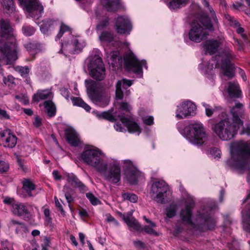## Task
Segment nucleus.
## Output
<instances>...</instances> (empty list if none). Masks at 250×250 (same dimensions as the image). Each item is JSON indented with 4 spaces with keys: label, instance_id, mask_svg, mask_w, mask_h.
<instances>
[{
    "label": "nucleus",
    "instance_id": "nucleus-1",
    "mask_svg": "<svg viewBox=\"0 0 250 250\" xmlns=\"http://www.w3.org/2000/svg\"><path fill=\"white\" fill-rule=\"evenodd\" d=\"M233 166L236 169L245 171L250 168V143L240 141L235 143L231 150Z\"/></svg>",
    "mask_w": 250,
    "mask_h": 250
},
{
    "label": "nucleus",
    "instance_id": "nucleus-2",
    "mask_svg": "<svg viewBox=\"0 0 250 250\" xmlns=\"http://www.w3.org/2000/svg\"><path fill=\"white\" fill-rule=\"evenodd\" d=\"M240 127L227 117L214 124L212 129L221 140L227 141L234 137Z\"/></svg>",
    "mask_w": 250,
    "mask_h": 250
},
{
    "label": "nucleus",
    "instance_id": "nucleus-3",
    "mask_svg": "<svg viewBox=\"0 0 250 250\" xmlns=\"http://www.w3.org/2000/svg\"><path fill=\"white\" fill-rule=\"evenodd\" d=\"M187 137L192 144L200 146L208 140L207 133L203 125L200 122H195L189 124L186 128Z\"/></svg>",
    "mask_w": 250,
    "mask_h": 250
},
{
    "label": "nucleus",
    "instance_id": "nucleus-4",
    "mask_svg": "<svg viewBox=\"0 0 250 250\" xmlns=\"http://www.w3.org/2000/svg\"><path fill=\"white\" fill-rule=\"evenodd\" d=\"M85 83L88 96L93 103L103 106L108 104L109 97L100 84L91 80H85Z\"/></svg>",
    "mask_w": 250,
    "mask_h": 250
},
{
    "label": "nucleus",
    "instance_id": "nucleus-5",
    "mask_svg": "<svg viewBox=\"0 0 250 250\" xmlns=\"http://www.w3.org/2000/svg\"><path fill=\"white\" fill-rule=\"evenodd\" d=\"M79 159L94 167L97 171H102L105 168L101 152L92 146L85 147Z\"/></svg>",
    "mask_w": 250,
    "mask_h": 250
},
{
    "label": "nucleus",
    "instance_id": "nucleus-6",
    "mask_svg": "<svg viewBox=\"0 0 250 250\" xmlns=\"http://www.w3.org/2000/svg\"><path fill=\"white\" fill-rule=\"evenodd\" d=\"M200 22L203 26L198 22L193 21L188 33L189 39L195 42H200L204 40L208 35L206 29H211L212 27L208 17L201 18Z\"/></svg>",
    "mask_w": 250,
    "mask_h": 250
},
{
    "label": "nucleus",
    "instance_id": "nucleus-7",
    "mask_svg": "<svg viewBox=\"0 0 250 250\" xmlns=\"http://www.w3.org/2000/svg\"><path fill=\"white\" fill-rule=\"evenodd\" d=\"M20 5L29 13L36 11L40 13L43 11V7L38 0H19ZM3 8L7 13H12L15 9L13 0H1Z\"/></svg>",
    "mask_w": 250,
    "mask_h": 250
},
{
    "label": "nucleus",
    "instance_id": "nucleus-8",
    "mask_svg": "<svg viewBox=\"0 0 250 250\" xmlns=\"http://www.w3.org/2000/svg\"><path fill=\"white\" fill-rule=\"evenodd\" d=\"M233 57L232 52L229 50L215 57V60H217L215 67H220L223 71L224 75L229 79L232 78L234 76L233 65L230 62V60Z\"/></svg>",
    "mask_w": 250,
    "mask_h": 250
},
{
    "label": "nucleus",
    "instance_id": "nucleus-9",
    "mask_svg": "<svg viewBox=\"0 0 250 250\" xmlns=\"http://www.w3.org/2000/svg\"><path fill=\"white\" fill-rule=\"evenodd\" d=\"M90 75L94 79L98 80H103L105 75V69L101 58L95 56L92 58L89 65Z\"/></svg>",
    "mask_w": 250,
    "mask_h": 250
},
{
    "label": "nucleus",
    "instance_id": "nucleus-10",
    "mask_svg": "<svg viewBox=\"0 0 250 250\" xmlns=\"http://www.w3.org/2000/svg\"><path fill=\"white\" fill-rule=\"evenodd\" d=\"M168 190V185L165 182L158 181L152 184L150 194L154 201L163 204L164 203L165 194Z\"/></svg>",
    "mask_w": 250,
    "mask_h": 250
},
{
    "label": "nucleus",
    "instance_id": "nucleus-11",
    "mask_svg": "<svg viewBox=\"0 0 250 250\" xmlns=\"http://www.w3.org/2000/svg\"><path fill=\"white\" fill-rule=\"evenodd\" d=\"M146 63L144 61H139L132 52H129L124 57V64L125 68L136 74L142 73V67Z\"/></svg>",
    "mask_w": 250,
    "mask_h": 250
},
{
    "label": "nucleus",
    "instance_id": "nucleus-12",
    "mask_svg": "<svg viewBox=\"0 0 250 250\" xmlns=\"http://www.w3.org/2000/svg\"><path fill=\"white\" fill-rule=\"evenodd\" d=\"M105 169L98 171L101 172L105 180L113 184H116L121 180V167L119 165L113 164L107 167V165L104 163Z\"/></svg>",
    "mask_w": 250,
    "mask_h": 250
},
{
    "label": "nucleus",
    "instance_id": "nucleus-13",
    "mask_svg": "<svg viewBox=\"0 0 250 250\" xmlns=\"http://www.w3.org/2000/svg\"><path fill=\"white\" fill-rule=\"evenodd\" d=\"M85 46L83 42L80 41L78 37H73L70 42L62 44V50L70 54H77L81 52Z\"/></svg>",
    "mask_w": 250,
    "mask_h": 250
},
{
    "label": "nucleus",
    "instance_id": "nucleus-14",
    "mask_svg": "<svg viewBox=\"0 0 250 250\" xmlns=\"http://www.w3.org/2000/svg\"><path fill=\"white\" fill-rule=\"evenodd\" d=\"M115 28L119 34L128 35L132 29V25L126 17L119 16L115 20Z\"/></svg>",
    "mask_w": 250,
    "mask_h": 250
},
{
    "label": "nucleus",
    "instance_id": "nucleus-15",
    "mask_svg": "<svg viewBox=\"0 0 250 250\" xmlns=\"http://www.w3.org/2000/svg\"><path fill=\"white\" fill-rule=\"evenodd\" d=\"M124 164L126 167V179L131 184H136L138 179L142 176V173L133 166L130 161L125 160Z\"/></svg>",
    "mask_w": 250,
    "mask_h": 250
},
{
    "label": "nucleus",
    "instance_id": "nucleus-16",
    "mask_svg": "<svg viewBox=\"0 0 250 250\" xmlns=\"http://www.w3.org/2000/svg\"><path fill=\"white\" fill-rule=\"evenodd\" d=\"M196 108L195 104L191 102H183L178 106L176 116L178 119L185 118L194 114Z\"/></svg>",
    "mask_w": 250,
    "mask_h": 250
},
{
    "label": "nucleus",
    "instance_id": "nucleus-17",
    "mask_svg": "<svg viewBox=\"0 0 250 250\" xmlns=\"http://www.w3.org/2000/svg\"><path fill=\"white\" fill-rule=\"evenodd\" d=\"M0 137L3 146L12 148L16 146L17 138L9 129L1 130Z\"/></svg>",
    "mask_w": 250,
    "mask_h": 250
},
{
    "label": "nucleus",
    "instance_id": "nucleus-18",
    "mask_svg": "<svg viewBox=\"0 0 250 250\" xmlns=\"http://www.w3.org/2000/svg\"><path fill=\"white\" fill-rule=\"evenodd\" d=\"M230 114L232 116V121L234 124L239 126L243 125V122L241 119L243 118L245 114V110L243 104L237 103L230 109Z\"/></svg>",
    "mask_w": 250,
    "mask_h": 250
},
{
    "label": "nucleus",
    "instance_id": "nucleus-19",
    "mask_svg": "<svg viewBox=\"0 0 250 250\" xmlns=\"http://www.w3.org/2000/svg\"><path fill=\"white\" fill-rule=\"evenodd\" d=\"M11 211L14 215L18 216L29 218L30 212L28 207L23 203L17 202L14 203L11 208Z\"/></svg>",
    "mask_w": 250,
    "mask_h": 250
},
{
    "label": "nucleus",
    "instance_id": "nucleus-20",
    "mask_svg": "<svg viewBox=\"0 0 250 250\" xmlns=\"http://www.w3.org/2000/svg\"><path fill=\"white\" fill-rule=\"evenodd\" d=\"M120 120L122 123L126 127L128 132L130 133L141 132V129L139 125L135 122L130 117L127 118L124 116H120Z\"/></svg>",
    "mask_w": 250,
    "mask_h": 250
},
{
    "label": "nucleus",
    "instance_id": "nucleus-21",
    "mask_svg": "<svg viewBox=\"0 0 250 250\" xmlns=\"http://www.w3.org/2000/svg\"><path fill=\"white\" fill-rule=\"evenodd\" d=\"M65 136L66 141L72 146H76L80 143L79 134L73 128H67L65 130Z\"/></svg>",
    "mask_w": 250,
    "mask_h": 250
},
{
    "label": "nucleus",
    "instance_id": "nucleus-22",
    "mask_svg": "<svg viewBox=\"0 0 250 250\" xmlns=\"http://www.w3.org/2000/svg\"><path fill=\"white\" fill-rule=\"evenodd\" d=\"M22 188L27 196L31 197L36 196V185L31 180L24 179L22 181Z\"/></svg>",
    "mask_w": 250,
    "mask_h": 250
},
{
    "label": "nucleus",
    "instance_id": "nucleus-23",
    "mask_svg": "<svg viewBox=\"0 0 250 250\" xmlns=\"http://www.w3.org/2000/svg\"><path fill=\"white\" fill-rule=\"evenodd\" d=\"M228 92L230 98H239L242 95L241 90L237 82H230L228 83Z\"/></svg>",
    "mask_w": 250,
    "mask_h": 250
},
{
    "label": "nucleus",
    "instance_id": "nucleus-24",
    "mask_svg": "<svg viewBox=\"0 0 250 250\" xmlns=\"http://www.w3.org/2000/svg\"><path fill=\"white\" fill-rule=\"evenodd\" d=\"M193 207V204L192 203L187 204L185 209H182L180 213V216L182 221L188 224L192 225L191 217Z\"/></svg>",
    "mask_w": 250,
    "mask_h": 250
},
{
    "label": "nucleus",
    "instance_id": "nucleus-25",
    "mask_svg": "<svg viewBox=\"0 0 250 250\" xmlns=\"http://www.w3.org/2000/svg\"><path fill=\"white\" fill-rule=\"evenodd\" d=\"M132 84V81L126 79H123L121 81H118L116 85V97L118 99L121 100L124 96L123 92L122 90L121 87L123 86L124 88H125V85L129 87Z\"/></svg>",
    "mask_w": 250,
    "mask_h": 250
},
{
    "label": "nucleus",
    "instance_id": "nucleus-26",
    "mask_svg": "<svg viewBox=\"0 0 250 250\" xmlns=\"http://www.w3.org/2000/svg\"><path fill=\"white\" fill-rule=\"evenodd\" d=\"M10 228L14 227L17 233H26L27 231V228L24 223L18 221L15 219H11L8 224Z\"/></svg>",
    "mask_w": 250,
    "mask_h": 250
},
{
    "label": "nucleus",
    "instance_id": "nucleus-27",
    "mask_svg": "<svg viewBox=\"0 0 250 250\" xmlns=\"http://www.w3.org/2000/svg\"><path fill=\"white\" fill-rule=\"evenodd\" d=\"M66 181L74 187L78 188L81 190H84L86 187L83 184L79 179L73 174H66Z\"/></svg>",
    "mask_w": 250,
    "mask_h": 250
},
{
    "label": "nucleus",
    "instance_id": "nucleus-28",
    "mask_svg": "<svg viewBox=\"0 0 250 250\" xmlns=\"http://www.w3.org/2000/svg\"><path fill=\"white\" fill-rule=\"evenodd\" d=\"M120 0H101V3L108 11L114 12L119 6Z\"/></svg>",
    "mask_w": 250,
    "mask_h": 250
},
{
    "label": "nucleus",
    "instance_id": "nucleus-29",
    "mask_svg": "<svg viewBox=\"0 0 250 250\" xmlns=\"http://www.w3.org/2000/svg\"><path fill=\"white\" fill-rule=\"evenodd\" d=\"M125 222L126 223L130 230H134L137 231H143V228L140 224L134 217L126 216L124 218Z\"/></svg>",
    "mask_w": 250,
    "mask_h": 250
},
{
    "label": "nucleus",
    "instance_id": "nucleus-30",
    "mask_svg": "<svg viewBox=\"0 0 250 250\" xmlns=\"http://www.w3.org/2000/svg\"><path fill=\"white\" fill-rule=\"evenodd\" d=\"M219 45V42L216 40H208L204 44L205 49L210 54H213L216 52Z\"/></svg>",
    "mask_w": 250,
    "mask_h": 250
},
{
    "label": "nucleus",
    "instance_id": "nucleus-31",
    "mask_svg": "<svg viewBox=\"0 0 250 250\" xmlns=\"http://www.w3.org/2000/svg\"><path fill=\"white\" fill-rule=\"evenodd\" d=\"M52 96V92L49 90H39L34 94L32 97V101L34 102H39L50 97Z\"/></svg>",
    "mask_w": 250,
    "mask_h": 250
},
{
    "label": "nucleus",
    "instance_id": "nucleus-32",
    "mask_svg": "<svg viewBox=\"0 0 250 250\" xmlns=\"http://www.w3.org/2000/svg\"><path fill=\"white\" fill-rule=\"evenodd\" d=\"M249 210L242 211L243 227L245 230L250 232V204L248 207Z\"/></svg>",
    "mask_w": 250,
    "mask_h": 250
},
{
    "label": "nucleus",
    "instance_id": "nucleus-33",
    "mask_svg": "<svg viewBox=\"0 0 250 250\" xmlns=\"http://www.w3.org/2000/svg\"><path fill=\"white\" fill-rule=\"evenodd\" d=\"M43 105L49 117H52L56 115V107L52 101H46L43 103Z\"/></svg>",
    "mask_w": 250,
    "mask_h": 250
},
{
    "label": "nucleus",
    "instance_id": "nucleus-34",
    "mask_svg": "<svg viewBox=\"0 0 250 250\" xmlns=\"http://www.w3.org/2000/svg\"><path fill=\"white\" fill-rule=\"evenodd\" d=\"M100 41L104 43H110L114 40L113 33L111 31H104L99 36Z\"/></svg>",
    "mask_w": 250,
    "mask_h": 250
},
{
    "label": "nucleus",
    "instance_id": "nucleus-35",
    "mask_svg": "<svg viewBox=\"0 0 250 250\" xmlns=\"http://www.w3.org/2000/svg\"><path fill=\"white\" fill-rule=\"evenodd\" d=\"M54 23V21L52 19H47L42 21L40 23V29L43 33H47L50 28Z\"/></svg>",
    "mask_w": 250,
    "mask_h": 250
},
{
    "label": "nucleus",
    "instance_id": "nucleus-36",
    "mask_svg": "<svg viewBox=\"0 0 250 250\" xmlns=\"http://www.w3.org/2000/svg\"><path fill=\"white\" fill-rule=\"evenodd\" d=\"M188 0H172L169 3L171 9L176 10L185 6Z\"/></svg>",
    "mask_w": 250,
    "mask_h": 250
},
{
    "label": "nucleus",
    "instance_id": "nucleus-37",
    "mask_svg": "<svg viewBox=\"0 0 250 250\" xmlns=\"http://www.w3.org/2000/svg\"><path fill=\"white\" fill-rule=\"evenodd\" d=\"M72 100L74 105L82 107L86 111H90L91 110L90 106L86 104L82 99L78 97H76L73 98Z\"/></svg>",
    "mask_w": 250,
    "mask_h": 250
},
{
    "label": "nucleus",
    "instance_id": "nucleus-38",
    "mask_svg": "<svg viewBox=\"0 0 250 250\" xmlns=\"http://www.w3.org/2000/svg\"><path fill=\"white\" fill-rule=\"evenodd\" d=\"M63 190L64 192V195L67 202L68 203L73 202V199L72 197V195L73 193V190L66 186H64Z\"/></svg>",
    "mask_w": 250,
    "mask_h": 250
},
{
    "label": "nucleus",
    "instance_id": "nucleus-39",
    "mask_svg": "<svg viewBox=\"0 0 250 250\" xmlns=\"http://www.w3.org/2000/svg\"><path fill=\"white\" fill-rule=\"evenodd\" d=\"M149 224L150 226H145L143 228V230H144L147 234L157 236L158 233L153 229L156 227V225L153 222H150Z\"/></svg>",
    "mask_w": 250,
    "mask_h": 250
},
{
    "label": "nucleus",
    "instance_id": "nucleus-40",
    "mask_svg": "<svg viewBox=\"0 0 250 250\" xmlns=\"http://www.w3.org/2000/svg\"><path fill=\"white\" fill-rule=\"evenodd\" d=\"M86 197L93 206H96L101 204V201L91 192L87 193Z\"/></svg>",
    "mask_w": 250,
    "mask_h": 250
},
{
    "label": "nucleus",
    "instance_id": "nucleus-41",
    "mask_svg": "<svg viewBox=\"0 0 250 250\" xmlns=\"http://www.w3.org/2000/svg\"><path fill=\"white\" fill-rule=\"evenodd\" d=\"M226 19L227 20L228 22V24H229L231 26L234 27H237L240 25L239 22L235 20V19L231 17L229 15H225Z\"/></svg>",
    "mask_w": 250,
    "mask_h": 250
},
{
    "label": "nucleus",
    "instance_id": "nucleus-42",
    "mask_svg": "<svg viewBox=\"0 0 250 250\" xmlns=\"http://www.w3.org/2000/svg\"><path fill=\"white\" fill-rule=\"evenodd\" d=\"M176 211V206L171 205L166 209V215L169 218H172L175 216Z\"/></svg>",
    "mask_w": 250,
    "mask_h": 250
},
{
    "label": "nucleus",
    "instance_id": "nucleus-43",
    "mask_svg": "<svg viewBox=\"0 0 250 250\" xmlns=\"http://www.w3.org/2000/svg\"><path fill=\"white\" fill-rule=\"evenodd\" d=\"M22 29L23 33L26 36L32 35L35 31L33 27L29 25L23 26Z\"/></svg>",
    "mask_w": 250,
    "mask_h": 250
},
{
    "label": "nucleus",
    "instance_id": "nucleus-44",
    "mask_svg": "<svg viewBox=\"0 0 250 250\" xmlns=\"http://www.w3.org/2000/svg\"><path fill=\"white\" fill-rule=\"evenodd\" d=\"M70 29V28L68 26L62 23L61 25L59 32L56 36V38L59 40L65 32L69 31Z\"/></svg>",
    "mask_w": 250,
    "mask_h": 250
},
{
    "label": "nucleus",
    "instance_id": "nucleus-45",
    "mask_svg": "<svg viewBox=\"0 0 250 250\" xmlns=\"http://www.w3.org/2000/svg\"><path fill=\"white\" fill-rule=\"evenodd\" d=\"M16 70L21 74V76H26L29 72V68L27 66H17Z\"/></svg>",
    "mask_w": 250,
    "mask_h": 250
},
{
    "label": "nucleus",
    "instance_id": "nucleus-46",
    "mask_svg": "<svg viewBox=\"0 0 250 250\" xmlns=\"http://www.w3.org/2000/svg\"><path fill=\"white\" fill-rule=\"evenodd\" d=\"M25 47L27 50L31 54H36L37 53V48L36 44L32 43H28L26 44Z\"/></svg>",
    "mask_w": 250,
    "mask_h": 250
},
{
    "label": "nucleus",
    "instance_id": "nucleus-47",
    "mask_svg": "<svg viewBox=\"0 0 250 250\" xmlns=\"http://www.w3.org/2000/svg\"><path fill=\"white\" fill-rule=\"evenodd\" d=\"M123 197L129 200L132 203H135L137 201L138 197L136 195L133 193H125L123 195Z\"/></svg>",
    "mask_w": 250,
    "mask_h": 250
},
{
    "label": "nucleus",
    "instance_id": "nucleus-48",
    "mask_svg": "<svg viewBox=\"0 0 250 250\" xmlns=\"http://www.w3.org/2000/svg\"><path fill=\"white\" fill-rule=\"evenodd\" d=\"M109 24V19L106 18L102 21L96 26L98 30H102L106 27Z\"/></svg>",
    "mask_w": 250,
    "mask_h": 250
},
{
    "label": "nucleus",
    "instance_id": "nucleus-49",
    "mask_svg": "<svg viewBox=\"0 0 250 250\" xmlns=\"http://www.w3.org/2000/svg\"><path fill=\"white\" fill-rule=\"evenodd\" d=\"M15 98L24 104H27L29 103L28 97L24 94H20L15 96Z\"/></svg>",
    "mask_w": 250,
    "mask_h": 250
},
{
    "label": "nucleus",
    "instance_id": "nucleus-50",
    "mask_svg": "<svg viewBox=\"0 0 250 250\" xmlns=\"http://www.w3.org/2000/svg\"><path fill=\"white\" fill-rule=\"evenodd\" d=\"M120 109L126 112H130L132 109L131 105L126 102H121L119 104Z\"/></svg>",
    "mask_w": 250,
    "mask_h": 250
},
{
    "label": "nucleus",
    "instance_id": "nucleus-51",
    "mask_svg": "<svg viewBox=\"0 0 250 250\" xmlns=\"http://www.w3.org/2000/svg\"><path fill=\"white\" fill-rule=\"evenodd\" d=\"M204 4L208 8V10L209 11L210 16L212 18V19L215 21H217L215 12L213 10V9L212 8V7L209 6L208 2L206 0H204Z\"/></svg>",
    "mask_w": 250,
    "mask_h": 250
},
{
    "label": "nucleus",
    "instance_id": "nucleus-52",
    "mask_svg": "<svg viewBox=\"0 0 250 250\" xmlns=\"http://www.w3.org/2000/svg\"><path fill=\"white\" fill-rule=\"evenodd\" d=\"M9 168L8 163L4 161H0V173L6 172Z\"/></svg>",
    "mask_w": 250,
    "mask_h": 250
},
{
    "label": "nucleus",
    "instance_id": "nucleus-53",
    "mask_svg": "<svg viewBox=\"0 0 250 250\" xmlns=\"http://www.w3.org/2000/svg\"><path fill=\"white\" fill-rule=\"evenodd\" d=\"M236 28V32L238 34H241V37L245 40H247L248 42L250 43V40H248L247 38V36L243 34L244 32V29L240 26V25L237 27H235Z\"/></svg>",
    "mask_w": 250,
    "mask_h": 250
},
{
    "label": "nucleus",
    "instance_id": "nucleus-54",
    "mask_svg": "<svg viewBox=\"0 0 250 250\" xmlns=\"http://www.w3.org/2000/svg\"><path fill=\"white\" fill-rule=\"evenodd\" d=\"M103 117L111 122L115 121V117L109 112H104L102 114Z\"/></svg>",
    "mask_w": 250,
    "mask_h": 250
},
{
    "label": "nucleus",
    "instance_id": "nucleus-55",
    "mask_svg": "<svg viewBox=\"0 0 250 250\" xmlns=\"http://www.w3.org/2000/svg\"><path fill=\"white\" fill-rule=\"evenodd\" d=\"M0 119H10V116L8 114L7 111L5 110L2 109L0 108Z\"/></svg>",
    "mask_w": 250,
    "mask_h": 250
},
{
    "label": "nucleus",
    "instance_id": "nucleus-56",
    "mask_svg": "<svg viewBox=\"0 0 250 250\" xmlns=\"http://www.w3.org/2000/svg\"><path fill=\"white\" fill-rule=\"evenodd\" d=\"M105 217L107 222H112L116 225H119V223L117 222V221L110 214L107 213L105 214Z\"/></svg>",
    "mask_w": 250,
    "mask_h": 250
},
{
    "label": "nucleus",
    "instance_id": "nucleus-57",
    "mask_svg": "<svg viewBox=\"0 0 250 250\" xmlns=\"http://www.w3.org/2000/svg\"><path fill=\"white\" fill-rule=\"evenodd\" d=\"M54 200L56 207L58 208L59 210H60L62 214H63L64 213V211L63 209V207L57 197H54Z\"/></svg>",
    "mask_w": 250,
    "mask_h": 250
},
{
    "label": "nucleus",
    "instance_id": "nucleus-58",
    "mask_svg": "<svg viewBox=\"0 0 250 250\" xmlns=\"http://www.w3.org/2000/svg\"><path fill=\"white\" fill-rule=\"evenodd\" d=\"M153 117L152 116H148L143 119L144 123L148 125H151L153 124Z\"/></svg>",
    "mask_w": 250,
    "mask_h": 250
},
{
    "label": "nucleus",
    "instance_id": "nucleus-59",
    "mask_svg": "<svg viewBox=\"0 0 250 250\" xmlns=\"http://www.w3.org/2000/svg\"><path fill=\"white\" fill-rule=\"evenodd\" d=\"M16 202H15L14 201V199L13 198H10V197H6L3 200V203L5 204L11 205L12 206V208H13V205L14 203H16Z\"/></svg>",
    "mask_w": 250,
    "mask_h": 250
},
{
    "label": "nucleus",
    "instance_id": "nucleus-60",
    "mask_svg": "<svg viewBox=\"0 0 250 250\" xmlns=\"http://www.w3.org/2000/svg\"><path fill=\"white\" fill-rule=\"evenodd\" d=\"M214 112V109L212 108H210V106L208 105L206 107V115L208 117L211 116Z\"/></svg>",
    "mask_w": 250,
    "mask_h": 250
},
{
    "label": "nucleus",
    "instance_id": "nucleus-61",
    "mask_svg": "<svg viewBox=\"0 0 250 250\" xmlns=\"http://www.w3.org/2000/svg\"><path fill=\"white\" fill-rule=\"evenodd\" d=\"M134 245L136 248L138 249H142L145 248L144 243L139 240L134 241Z\"/></svg>",
    "mask_w": 250,
    "mask_h": 250
},
{
    "label": "nucleus",
    "instance_id": "nucleus-62",
    "mask_svg": "<svg viewBox=\"0 0 250 250\" xmlns=\"http://www.w3.org/2000/svg\"><path fill=\"white\" fill-rule=\"evenodd\" d=\"M115 129L120 132H124L125 131V129L122 127V125L120 123H116L114 125Z\"/></svg>",
    "mask_w": 250,
    "mask_h": 250
},
{
    "label": "nucleus",
    "instance_id": "nucleus-63",
    "mask_svg": "<svg viewBox=\"0 0 250 250\" xmlns=\"http://www.w3.org/2000/svg\"><path fill=\"white\" fill-rule=\"evenodd\" d=\"M34 126L36 127L40 126L42 125L41 120L39 117H36L35 118L34 122L33 123Z\"/></svg>",
    "mask_w": 250,
    "mask_h": 250
},
{
    "label": "nucleus",
    "instance_id": "nucleus-64",
    "mask_svg": "<svg viewBox=\"0 0 250 250\" xmlns=\"http://www.w3.org/2000/svg\"><path fill=\"white\" fill-rule=\"evenodd\" d=\"M52 175L56 180H60L62 179V176L59 174L57 170H54L52 172Z\"/></svg>",
    "mask_w": 250,
    "mask_h": 250
}]
</instances>
